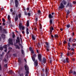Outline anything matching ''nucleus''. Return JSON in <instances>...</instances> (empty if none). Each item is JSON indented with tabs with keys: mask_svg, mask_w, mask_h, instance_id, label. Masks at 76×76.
<instances>
[{
	"mask_svg": "<svg viewBox=\"0 0 76 76\" xmlns=\"http://www.w3.org/2000/svg\"><path fill=\"white\" fill-rule=\"evenodd\" d=\"M24 67L25 69V70H26V74H29V67L27 65H25L24 66Z\"/></svg>",
	"mask_w": 76,
	"mask_h": 76,
	"instance_id": "1",
	"label": "nucleus"
},
{
	"mask_svg": "<svg viewBox=\"0 0 76 76\" xmlns=\"http://www.w3.org/2000/svg\"><path fill=\"white\" fill-rule=\"evenodd\" d=\"M61 61H62V62H63V63H69V58H66V59H63L61 60Z\"/></svg>",
	"mask_w": 76,
	"mask_h": 76,
	"instance_id": "2",
	"label": "nucleus"
},
{
	"mask_svg": "<svg viewBox=\"0 0 76 76\" xmlns=\"http://www.w3.org/2000/svg\"><path fill=\"white\" fill-rule=\"evenodd\" d=\"M71 7L72 8V7H73V5H72V4L70 2H68L66 4V7Z\"/></svg>",
	"mask_w": 76,
	"mask_h": 76,
	"instance_id": "3",
	"label": "nucleus"
},
{
	"mask_svg": "<svg viewBox=\"0 0 76 76\" xmlns=\"http://www.w3.org/2000/svg\"><path fill=\"white\" fill-rule=\"evenodd\" d=\"M10 15H9L8 16V19L9 20V25L10 26V27L11 28H12V23H11V21H10Z\"/></svg>",
	"mask_w": 76,
	"mask_h": 76,
	"instance_id": "4",
	"label": "nucleus"
},
{
	"mask_svg": "<svg viewBox=\"0 0 76 76\" xmlns=\"http://www.w3.org/2000/svg\"><path fill=\"white\" fill-rule=\"evenodd\" d=\"M19 28L20 31H21V28H22V30H24L25 27L22 26V23H20L19 24Z\"/></svg>",
	"mask_w": 76,
	"mask_h": 76,
	"instance_id": "5",
	"label": "nucleus"
},
{
	"mask_svg": "<svg viewBox=\"0 0 76 76\" xmlns=\"http://www.w3.org/2000/svg\"><path fill=\"white\" fill-rule=\"evenodd\" d=\"M65 7V6L62 3H61L60 6L59 7V8L61 9H64Z\"/></svg>",
	"mask_w": 76,
	"mask_h": 76,
	"instance_id": "6",
	"label": "nucleus"
},
{
	"mask_svg": "<svg viewBox=\"0 0 76 76\" xmlns=\"http://www.w3.org/2000/svg\"><path fill=\"white\" fill-rule=\"evenodd\" d=\"M1 34H7V30L4 28L3 29L2 31H1Z\"/></svg>",
	"mask_w": 76,
	"mask_h": 76,
	"instance_id": "7",
	"label": "nucleus"
},
{
	"mask_svg": "<svg viewBox=\"0 0 76 76\" xmlns=\"http://www.w3.org/2000/svg\"><path fill=\"white\" fill-rule=\"evenodd\" d=\"M66 12L67 13L66 14V18L67 19V18H68L69 15L70 14V11H69V10H67L66 11Z\"/></svg>",
	"mask_w": 76,
	"mask_h": 76,
	"instance_id": "8",
	"label": "nucleus"
},
{
	"mask_svg": "<svg viewBox=\"0 0 76 76\" xmlns=\"http://www.w3.org/2000/svg\"><path fill=\"white\" fill-rule=\"evenodd\" d=\"M13 40L12 39H11L10 38H9V43L10 44H11V45H13Z\"/></svg>",
	"mask_w": 76,
	"mask_h": 76,
	"instance_id": "9",
	"label": "nucleus"
},
{
	"mask_svg": "<svg viewBox=\"0 0 76 76\" xmlns=\"http://www.w3.org/2000/svg\"><path fill=\"white\" fill-rule=\"evenodd\" d=\"M15 7H18V0H15Z\"/></svg>",
	"mask_w": 76,
	"mask_h": 76,
	"instance_id": "10",
	"label": "nucleus"
},
{
	"mask_svg": "<svg viewBox=\"0 0 76 76\" xmlns=\"http://www.w3.org/2000/svg\"><path fill=\"white\" fill-rule=\"evenodd\" d=\"M45 47L47 51H48V42H45Z\"/></svg>",
	"mask_w": 76,
	"mask_h": 76,
	"instance_id": "11",
	"label": "nucleus"
},
{
	"mask_svg": "<svg viewBox=\"0 0 76 76\" xmlns=\"http://www.w3.org/2000/svg\"><path fill=\"white\" fill-rule=\"evenodd\" d=\"M17 39H16V43L17 44V43H18V42H20V38L19 37H17Z\"/></svg>",
	"mask_w": 76,
	"mask_h": 76,
	"instance_id": "12",
	"label": "nucleus"
},
{
	"mask_svg": "<svg viewBox=\"0 0 76 76\" xmlns=\"http://www.w3.org/2000/svg\"><path fill=\"white\" fill-rule=\"evenodd\" d=\"M14 45L15 46V48L16 49H18V50H20V48L18 45L14 44Z\"/></svg>",
	"mask_w": 76,
	"mask_h": 76,
	"instance_id": "13",
	"label": "nucleus"
},
{
	"mask_svg": "<svg viewBox=\"0 0 76 76\" xmlns=\"http://www.w3.org/2000/svg\"><path fill=\"white\" fill-rule=\"evenodd\" d=\"M42 57H41V55L40 54H39L38 55V58L39 59V61H41L42 60H41V58H42Z\"/></svg>",
	"mask_w": 76,
	"mask_h": 76,
	"instance_id": "14",
	"label": "nucleus"
},
{
	"mask_svg": "<svg viewBox=\"0 0 76 76\" xmlns=\"http://www.w3.org/2000/svg\"><path fill=\"white\" fill-rule=\"evenodd\" d=\"M1 36L2 37L3 39H4L6 38V35L4 34H1Z\"/></svg>",
	"mask_w": 76,
	"mask_h": 76,
	"instance_id": "15",
	"label": "nucleus"
},
{
	"mask_svg": "<svg viewBox=\"0 0 76 76\" xmlns=\"http://www.w3.org/2000/svg\"><path fill=\"white\" fill-rule=\"evenodd\" d=\"M64 5H66L67 4V2L65 0H63L62 2Z\"/></svg>",
	"mask_w": 76,
	"mask_h": 76,
	"instance_id": "16",
	"label": "nucleus"
},
{
	"mask_svg": "<svg viewBox=\"0 0 76 76\" xmlns=\"http://www.w3.org/2000/svg\"><path fill=\"white\" fill-rule=\"evenodd\" d=\"M43 61L42 62L43 63H46V58L45 57L43 58Z\"/></svg>",
	"mask_w": 76,
	"mask_h": 76,
	"instance_id": "17",
	"label": "nucleus"
},
{
	"mask_svg": "<svg viewBox=\"0 0 76 76\" xmlns=\"http://www.w3.org/2000/svg\"><path fill=\"white\" fill-rule=\"evenodd\" d=\"M52 31H51V32H50V34H49V35L50 37L51 36V37L53 38H54V36H53V35H52Z\"/></svg>",
	"mask_w": 76,
	"mask_h": 76,
	"instance_id": "18",
	"label": "nucleus"
},
{
	"mask_svg": "<svg viewBox=\"0 0 76 76\" xmlns=\"http://www.w3.org/2000/svg\"><path fill=\"white\" fill-rule=\"evenodd\" d=\"M45 74L46 76H48V69L47 68L45 69Z\"/></svg>",
	"mask_w": 76,
	"mask_h": 76,
	"instance_id": "19",
	"label": "nucleus"
},
{
	"mask_svg": "<svg viewBox=\"0 0 76 76\" xmlns=\"http://www.w3.org/2000/svg\"><path fill=\"white\" fill-rule=\"evenodd\" d=\"M50 45L49 43H48V52L50 53Z\"/></svg>",
	"mask_w": 76,
	"mask_h": 76,
	"instance_id": "20",
	"label": "nucleus"
},
{
	"mask_svg": "<svg viewBox=\"0 0 76 76\" xmlns=\"http://www.w3.org/2000/svg\"><path fill=\"white\" fill-rule=\"evenodd\" d=\"M32 38L33 40H35V35L32 34Z\"/></svg>",
	"mask_w": 76,
	"mask_h": 76,
	"instance_id": "21",
	"label": "nucleus"
},
{
	"mask_svg": "<svg viewBox=\"0 0 76 76\" xmlns=\"http://www.w3.org/2000/svg\"><path fill=\"white\" fill-rule=\"evenodd\" d=\"M49 18L50 19H51L53 18V16H52V15L51 14H49Z\"/></svg>",
	"mask_w": 76,
	"mask_h": 76,
	"instance_id": "22",
	"label": "nucleus"
},
{
	"mask_svg": "<svg viewBox=\"0 0 76 76\" xmlns=\"http://www.w3.org/2000/svg\"><path fill=\"white\" fill-rule=\"evenodd\" d=\"M53 19H50V24L51 25L53 24Z\"/></svg>",
	"mask_w": 76,
	"mask_h": 76,
	"instance_id": "23",
	"label": "nucleus"
},
{
	"mask_svg": "<svg viewBox=\"0 0 76 76\" xmlns=\"http://www.w3.org/2000/svg\"><path fill=\"white\" fill-rule=\"evenodd\" d=\"M17 20H18V15H16L15 18V22H16Z\"/></svg>",
	"mask_w": 76,
	"mask_h": 76,
	"instance_id": "24",
	"label": "nucleus"
},
{
	"mask_svg": "<svg viewBox=\"0 0 76 76\" xmlns=\"http://www.w3.org/2000/svg\"><path fill=\"white\" fill-rule=\"evenodd\" d=\"M13 3V4H14V2H13V0H11L10 1V6H12V3Z\"/></svg>",
	"mask_w": 76,
	"mask_h": 76,
	"instance_id": "25",
	"label": "nucleus"
},
{
	"mask_svg": "<svg viewBox=\"0 0 76 76\" xmlns=\"http://www.w3.org/2000/svg\"><path fill=\"white\" fill-rule=\"evenodd\" d=\"M49 61H50L49 63H52V59H51V57H50V56L49 58Z\"/></svg>",
	"mask_w": 76,
	"mask_h": 76,
	"instance_id": "26",
	"label": "nucleus"
},
{
	"mask_svg": "<svg viewBox=\"0 0 76 76\" xmlns=\"http://www.w3.org/2000/svg\"><path fill=\"white\" fill-rule=\"evenodd\" d=\"M28 28H27L26 29V34L27 35H28L29 34V31H28Z\"/></svg>",
	"mask_w": 76,
	"mask_h": 76,
	"instance_id": "27",
	"label": "nucleus"
},
{
	"mask_svg": "<svg viewBox=\"0 0 76 76\" xmlns=\"http://www.w3.org/2000/svg\"><path fill=\"white\" fill-rule=\"evenodd\" d=\"M16 11L14 10L12 12V15H14L16 14Z\"/></svg>",
	"mask_w": 76,
	"mask_h": 76,
	"instance_id": "28",
	"label": "nucleus"
},
{
	"mask_svg": "<svg viewBox=\"0 0 76 76\" xmlns=\"http://www.w3.org/2000/svg\"><path fill=\"white\" fill-rule=\"evenodd\" d=\"M27 27H28L29 26V20H28L27 21Z\"/></svg>",
	"mask_w": 76,
	"mask_h": 76,
	"instance_id": "29",
	"label": "nucleus"
},
{
	"mask_svg": "<svg viewBox=\"0 0 76 76\" xmlns=\"http://www.w3.org/2000/svg\"><path fill=\"white\" fill-rule=\"evenodd\" d=\"M4 54V52H2V54H0V57L1 58H2L3 56V55Z\"/></svg>",
	"mask_w": 76,
	"mask_h": 76,
	"instance_id": "30",
	"label": "nucleus"
},
{
	"mask_svg": "<svg viewBox=\"0 0 76 76\" xmlns=\"http://www.w3.org/2000/svg\"><path fill=\"white\" fill-rule=\"evenodd\" d=\"M21 53L22 54H24L25 52H24V50H23L21 49Z\"/></svg>",
	"mask_w": 76,
	"mask_h": 76,
	"instance_id": "31",
	"label": "nucleus"
},
{
	"mask_svg": "<svg viewBox=\"0 0 76 76\" xmlns=\"http://www.w3.org/2000/svg\"><path fill=\"white\" fill-rule=\"evenodd\" d=\"M18 61L19 62V63H21L22 62V59L20 58H18Z\"/></svg>",
	"mask_w": 76,
	"mask_h": 76,
	"instance_id": "32",
	"label": "nucleus"
},
{
	"mask_svg": "<svg viewBox=\"0 0 76 76\" xmlns=\"http://www.w3.org/2000/svg\"><path fill=\"white\" fill-rule=\"evenodd\" d=\"M3 48H5V49H7V45H5L4 46H3Z\"/></svg>",
	"mask_w": 76,
	"mask_h": 76,
	"instance_id": "33",
	"label": "nucleus"
},
{
	"mask_svg": "<svg viewBox=\"0 0 76 76\" xmlns=\"http://www.w3.org/2000/svg\"><path fill=\"white\" fill-rule=\"evenodd\" d=\"M73 75H75V76H76V72L75 71H74L73 73Z\"/></svg>",
	"mask_w": 76,
	"mask_h": 76,
	"instance_id": "34",
	"label": "nucleus"
},
{
	"mask_svg": "<svg viewBox=\"0 0 76 76\" xmlns=\"http://www.w3.org/2000/svg\"><path fill=\"white\" fill-rule=\"evenodd\" d=\"M9 73L10 74H12L13 73V71L12 70H10L9 71Z\"/></svg>",
	"mask_w": 76,
	"mask_h": 76,
	"instance_id": "35",
	"label": "nucleus"
},
{
	"mask_svg": "<svg viewBox=\"0 0 76 76\" xmlns=\"http://www.w3.org/2000/svg\"><path fill=\"white\" fill-rule=\"evenodd\" d=\"M36 57V55L35 54H34L33 56L32 57H33V58H35Z\"/></svg>",
	"mask_w": 76,
	"mask_h": 76,
	"instance_id": "36",
	"label": "nucleus"
},
{
	"mask_svg": "<svg viewBox=\"0 0 76 76\" xmlns=\"http://www.w3.org/2000/svg\"><path fill=\"white\" fill-rule=\"evenodd\" d=\"M31 58L33 61H35V58H33L31 57Z\"/></svg>",
	"mask_w": 76,
	"mask_h": 76,
	"instance_id": "37",
	"label": "nucleus"
},
{
	"mask_svg": "<svg viewBox=\"0 0 76 76\" xmlns=\"http://www.w3.org/2000/svg\"><path fill=\"white\" fill-rule=\"evenodd\" d=\"M13 35H12V38H14L15 37V34H14V33H13Z\"/></svg>",
	"mask_w": 76,
	"mask_h": 76,
	"instance_id": "38",
	"label": "nucleus"
},
{
	"mask_svg": "<svg viewBox=\"0 0 76 76\" xmlns=\"http://www.w3.org/2000/svg\"><path fill=\"white\" fill-rule=\"evenodd\" d=\"M39 26L40 29H42V25H41V24H40Z\"/></svg>",
	"mask_w": 76,
	"mask_h": 76,
	"instance_id": "39",
	"label": "nucleus"
},
{
	"mask_svg": "<svg viewBox=\"0 0 76 76\" xmlns=\"http://www.w3.org/2000/svg\"><path fill=\"white\" fill-rule=\"evenodd\" d=\"M66 27L67 28H69L70 27V25H67L66 26Z\"/></svg>",
	"mask_w": 76,
	"mask_h": 76,
	"instance_id": "40",
	"label": "nucleus"
},
{
	"mask_svg": "<svg viewBox=\"0 0 76 76\" xmlns=\"http://www.w3.org/2000/svg\"><path fill=\"white\" fill-rule=\"evenodd\" d=\"M71 55V53H70V52H68L67 53V56H69V55Z\"/></svg>",
	"mask_w": 76,
	"mask_h": 76,
	"instance_id": "41",
	"label": "nucleus"
},
{
	"mask_svg": "<svg viewBox=\"0 0 76 76\" xmlns=\"http://www.w3.org/2000/svg\"><path fill=\"white\" fill-rule=\"evenodd\" d=\"M73 42H76V39H73L72 40Z\"/></svg>",
	"mask_w": 76,
	"mask_h": 76,
	"instance_id": "42",
	"label": "nucleus"
},
{
	"mask_svg": "<svg viewBox=\"0 0 76 76\" xmlns=\"http://www.w3.org/2000/svg\"><path fill=\"white\" fill-rule=\"evenodd\" d=\"M35 64L36 66H38V62H35Z\"/></svg>",
	"mask_w": 76,
	"mask_h": 76,
	"instance_id": "43",
	"label": "nucleus"
},
{
	"mask_svg": "<svg viewBox=\"0 0 76 76\" xmlns=\"http://www.w3.org/2000/svg\"><path fill=\"white\" fill-rule=\"evenodd\" d=\"M29 51H30L32 50V48L31 47H30L29 48Z\"/></svg>",
	"mask_w": 76,
	"mask_h": 76,
	"instance_id": "44",
	"label": "nucleus"
},
{
	"mask_svg": "<svg viewBox=\"0 0 76 76\" xmlns=\"http://www.w3.org/2000/svg\"><path fill=\"white\" fill-rule=\"evenodd\" d=\"M2 21L3 22H5V19H4V18H2Z\"/></svg>",
	"mask_w": 76,
	"mask_h": 76,
	"instance_id": "45",
	"label": "nucleus"
},
{
	"mask_svg": "<svg viewBox=\"0 0 76 76\" xmlns=\"http://www.w3.org/2000/svg\"><path fill=\"white\" fill-rule=\"evenodd\" d=\"M3 50V47H0V50H1V51H2Z\"/></svg>",
	"mask_w": 76,
	"mask_h": 76,
	"instance_id": "46",
	"label": "nucleus"
},
{
	"mask_svg": "<svg viewBox=\"0 0 76 76\" xmlns=\"http://www.w3.org/2000/svg\"><path fill=\"white\" fill-rule=\"evenodd\" d=\"M4 67H7V64H5L4 65Z\"/></svg>",
	"mask_w": 76,
	"mask_h": 76,
	"instance_id": "47",
	"label": "nucleus"
},
{
	"mask_svg": "<svg viewBox=\"0 0 76 76\" xmlns=\"http://www.w3.org/2000/svg\"><path fill=\"white\" fill-rule=\"evenodd\" d=\"M68 45L69 47H70V43H68Z\"/></svg>",
	"mask_w": 76,
	"mask_h": 76,
	"instance_id": "48",
	"label": "nucleus"
},
{
	"mask_svg": "<svg viewBox=\"0 0 76 76\" xmlns=\"http://www.w3.org/2000/svg\"><path fill=\"white\" fill-rule=\"evenodd\" d=\"M18 17L19 18H21V14H19L18 15Z\"/></svg>",
	"mask_w": 76,
	"mask_h": 76,
	"instance_id": "49",
	"label": "nucleus"
},
{
	"mask_svg": "<svg viewBox=\"0 0 76 76\" xmlns=\"http://www.w3.org/2000/svg\"><path fill=\"white\" fill-rule=\"evenodd\" d=\"M24 12L25 15H28V14H27V12L26 11H25Z\"/></svg>",
	"mask_w": 76,
	"mask_h": 76,
	"instance_id": "50",
	"label": "nucleus"
},
{
	"mask_svg": "<svg viewBox=\"0 0 76 76\" xmlns=\"http://www.w3.org/2000/svg\"><path fill=\"white\" fill-rule=\"evenodd\" d=\"M31 53L32 54H34V50H31Z\"/></svg>",
	"mask_w": 76,
	"mask_h": 76,
	"instance_id": "51",
	"label": "nucleus"
},
{
	"mask_svg": "<svg viewBox=\"0 0 76 76\" xmlns=\"http://www.w3.org/2000/svg\"><path fill=\"white\" fill-rule=\"evenodd\" d=\"M19 75L20 76H23V73L20 74Z\"/></svg>",
	"mask_w": 76,
	"mask_h": 76,
	"instance_id": "52",
	"label": "nucleus"
},
{
	"mask_svg": "<svg viewBox=\"0 0 76 76\" xmlns=\"http://www.w3.org/2000/svg\"><path fill=\"white\" fill-rule=\"evenodd\" d=\"M13 56H15V57H16L17 55L16 53H14L13 54Z\"/></svg>",
	"mask_w": 76,
	"mask_h": 76,
	"instance_id": "53",
	"label": "nucleus"
},
{
	"mask_svg": "<svg viewBox=\"0 0 76 76\" xmlns=\"http://www.w3.org/2000/svg\"><path fill=\"white\" fill-rule=\"evenodd\" d=\"M53 30H54V28L53 27H52L50 29V31H52Z\"/></svg>",
	"mask_w": 76,
	"mask_h": 76,
	"instance_id": "54",
	"label": "nucleus"
},
{
	"mask_svg": "<svg viewBox=\"0 0 76 76\" xmlns=\"http://www.w3.org/2000/svg\"><path fill=\"white\" fill-rule=\"evenodd\" d=\"M35 21L36 22V23H37V21H38V18H35Z\"/></svg>",
	"mask_w": 76,
	"mask_h": 76,
	"instance_id": "55",
	"label": "nucleus"
},
{
	"mask_svg": "<svg viewBox=\"0 0 76 76\" xmlns=\"http://www.w3.org/2000/svg\"><path fill=\"white\" fill-rule=\"evenodd\" d=\"M23 69H24V68L23 67H21L20 68V69H21V70H23Z\"/></svg>",
	"mask_w": 76,
	"mask_h": 76,
	"instance_id": "56",
	"label": "nucleus"
},
{
	"mask_svg": "<svg viewBox=\"0 0 76 76\" xmlns=\"http://www.w3.org/2000/svg\"><path fill=\"white\" fill-rule=\"evenodd\" d=\"M1 10H3V9H4V8H3V7H2L1 8Z\"/></svg>",
	"mask_w": 76,
	"mask_h": 76,
	"instance_id": "57",
	"label": "nucleus"
},
{
	"mask_svg": "<svg viewBox=\"0 0 76 76\" xmlns=\"http://www.w3.org/2000/svg\"><path fill=\"white\" fill-rule=\"evenodd\" d=\"M9 50H12V47H10L8 48Z\"/></svg>",
	"mask_w": 76,
	"mask_h": 76,
	"instance_id": "58",
	"label": "nucleus"
},
{
	"mask_svg": "<svg viewBox=\"0 0 76 76\" xmlns=\"http://www.w3.org/2000/svg\"><path fill=\"white\" fill-rule=\"evenodd\" d=\"M38 13H41V11L40 10H38Z\"/></svg>",
	"mask_w": 76,
	"mask_h": 76,
	"instance_id": "59",
	"label": "nucleus"
},
{
	"mask_svg": "<svg viewBox=\"0 0 76 76\" xmlns=\"http://www.w3.org/2000/svg\"><path fill=\"white\" fill-rule=\"evenodd\" d=\"M69 72L70 73H73V71L72 70H70Z\"/></svg>",
	"mask_w": 76,
	"mask_h": 76,
	"instance_id": "60",
	"label": "nucleus"
},
{
	"mask_svg": "<svg viewBox=\"0 0 76 76\" xmlns=\"http://www.w3.org/2000/svg\"><path fill=\"white\" fill-rule=\"evenodd\" d=\"M64 44H66V42H66V41L64 40V42H63Z\"/></svg>",
	"mask_w": 76,
	"mask_h": 76,
	"instance_id": "61",
	"label": "nucleus"
},
{
	"mask_svg": "<svg viewBox=\"0 0 76 76\" xmlns=\"http://www.w3.org/2000/svg\"><path fill=\"white\" fill-rule=\"evenodd\" d=\"M10 11L11 12H13V10L12 9H10Z\"/></svg>",
	"mask_w": 76,
	"mask_h": 76,
	"instance_id": "62",
	"label": "nucleus"
},
{
	"mask_svg": "<svg viewBox=\"0 0 76 76\" xmlns=\"http://www.w3.org/2000/svg\"><path fill=\"white\" fill-rule=\"evenodd\" d=\"M55 37H58V35L56 34L54 36Z\"/></svg>",
	"mask_w": 76,
	"mask_h": 76,
	"instance_id": "63",
	"label": "nucleus"
},
{
	"mask_svg": "<svg viewBox=\"0 0 76 76\" xmlns=\"http://www.w3.org/2000/svg\"><path fill=\"white\" fill-rule=\"evenodd\" d=\"M73 4H76V1H73Z\"/></svg>",
	"mask_w": 76,
	"mask_h": 76,
	"instance_id": "64",
	"label": "nucleus"
}]
</instances>
